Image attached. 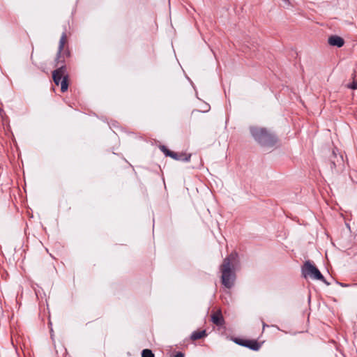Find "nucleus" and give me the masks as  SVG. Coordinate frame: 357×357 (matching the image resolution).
I'll use <instances>...</instances> for the list:
<instances>
[{
  "label": "nucleus",
  "instance_id": "f257e3e1",
  "mask_svg": "<svg viewBox=\"0 0 357 357\" xmlns=\"http://www.w3.org/2000/svg\"><path fill=\"white\" fill-rule=\"evenodd\" d=\"M236 258V253L230 254L224 259L223 263L220 266L222 283L228 289H230L234 283L235 274L234 273V268Z\"/></svg>",
  "mask_w": 357,
  "mask_h": 357
},
{
  "label": "nucleus",
  "instance_id": "f03ea898",
  "mask_svg": "<svg viewBox=\"0 0 357 357\" xmlns=\"http://www.w3.org/2000/svg\"><path fill=\"white\" fill-rule=\"evenodd\" d=\"M250 132L255 139L264 146H272L278 141L273 133L268 132L264 128L252 127Z\"/></svg>",
  "mask_w": 357,
  "mask_h": 357
},
{
  "label": "nucleus",
  "instance_id": "7ed1b4c3",
  "mask_svg": "<svg viewBox=\"0 0 357 357\" xmlns=\"http://www.w3.org/2000/svg\"><path fill=\"white\" fill-rule=\"evenodd\" d=\"M302 273L305 278L310 277L312 279L321 280L326 284H329L325 281L320 271L310 261H306L302 268Z\"/></svg>",
  "mask_w": 357,
  "mask_h": 357
},
{
  "label": "nucleus",
  "instance_id": "20e7f679",
  "mask_svg": "<svg viewBox=\"0 0 357 357\" xmlns=\"http://www.w3.org/2000/svg\"><path fill=\"white\" fill-rule=\"evenodd\" d=\"M53 80L56 85L61 83V89L65 92L68 89L67 75L63 66L59 68L53 72Z\"/></svg>",
  "mask_w": 357,
  "mask_h": 357
},
{
  "label": "nucleus",
  "instance_id": "39448f33",
  "mask_svg": "<svg viewBox=\"0 0 357 357\" xmlns=\"http://www.w3.org/2000/svg\"><path fill=\"white\" fill-rule=\"evenodd\" d=\"M328 41L329 45L338 47L343 46L344 43L343 38L337 36H332L329 37Z\"/></svg>",
  "mask_w": 357,
  "mask_h": 357
},
{
  "label": "nucleus",
  "instance_id": "423d86ee",
  "mask_svg": "<svg viewBox=\"0 0 357 357\" xmlns=\"http://www.w3.org/2000/svg\"><path fill=\"white\" fill-rule=\"evenodd\" d=\"M212 321L217 326H222L224 323L221 311L218 310L211 316Z\"/></svg>",
  "mask_w": 357,
  "mask_h": 357
},
{
  "label": "nucleus",
  "instance_id": "0eeeda50",
  "mask_svg": "<svg viewBox=\"0 0 357 357\" xmlns=\"http://www.w3.org/2000/svg\"><path fill=\"white\" fill-rule=\"evenodd\" d=\"M67 41L66 36L63 33L59 40V52H58V58L60 56L61 52L63 49V47Z\"/></svg>",
  "mask_w": 357,
  "mask_h": 357
},
{
  "label": "nucleus",
  "instance_id": "6e6552de",
  "mask_svg": "<svg viewBox=\"0 0 357 357\" xmlns=\"http://www.w3.org/2000/svg\"><path fill=\"white\" fill-rule=\"evenodd\" d=\"M253 350H258L259 349V344L255 341H248L245 344H242Z\"/></svg>",
  "mask_w": 357,
  "mask_h": 357
},
{
  "label": "nucleus",
  "instance_id": "1a4fd4ad",
  "mask_svg": "<svg viewBox=\"0 0 357 357\" xmlns=\"http://www.w3.org/2000/svg\"><path fill=\"white\" fill-rule=\"evenodd\" d=\"M205 335H206L205 331H198V332L193 333L192 334V335H191V338L192 340H197V339L203 337Z\"/></svg>",
  "mask_w": 357,
  "mask_h": 357
},
{
  "label": "nucleus",
  "instance_id": "9d476101",
  "mask_svg": "<svg viewBox=\"0 0 357 357\" xmlns=\"http://www.w3.org/2000/svg\"><path fill=\"white\" fill-rule=\"evenodd\" d=\"M142 357H154V354L150 349H144L142 352Z\"/></svg>",
  "mask_w": 357,
  "mask_h": 357
},
{
  "label": "nucleus",
  "instance_id": "9b49d317",
  "mask_svg": "<svg viewBox=\"0 0 357 357\" xmlns=\"http://www.w3.org/2000/svg\"><path fill=\"white\" fill-rule=\"evenodd\" d=\"M190 155H185V154H179L178 160H183V161H188L190 159Z\"/></svg>",
  "mask_w": 357,
  "mask_h": 357
},
{
  "label": "nucleus",
  "instance_id": "f8f14e48",
  "mask_svg": "<svg viewBox=\"0 0 357 357\" xmlns=\"http://www.w3.org/2000/svg\"><path fill=\"white\" fill-rule=\"evenodd\" d=\"M162 151L164 152V153L166 155H168L169 156V153H172V151H170L169 150H168L167 149H166L165 146H162L161 148Z\"/></svg>",
  "mask_w": 357,
  "mask_h": 357
},
{
  "label": "nucleus",
  "instance_id": "ddd939ff",
  "mask_svg": "<svg viewBox=\"0 0 357 357\" xmlns=\"http://www.w3.org/2000/svg\"><path fill=\"white\" fill-rule=\"evenodd\" d=\"M178 154L174 153V152H172V153H169V156L174 159H176V160H178Z\"/></svg>",
  "mask_w": 357,
  "mask_h": 357
},
{
  "label": "nucleus",
  "instance_id": "4468645a",
  "mask_svg": "<svg viewBox=\"0 0 357 357\" xmlns=\"http://www.w3.org/2000/svg\"><path fill=\"white\" fill-rule=\"evenodd\" d=\"M349 88H351L352 89H357V82H353L351 84L348 86Z\"/></svg>",
  "mask_w": 357,
  "mask_h": 357
},
{
  "label": "nucleus",
  "instance_id": "2eb2a0df",
  "mask_svg": "<svg viewBox=\"0 0 357 357\" xmlns=\"http://www.w3.org/2000/svg\"><path fill=\"white\" fill-rule=\"evenodd\" d=\"M175 357H184V355H183V354H182V353H178V354L175 356Z\"/></svg>",
  "mask_w": 357,
  "mask_h": 357
}]
</instances>
